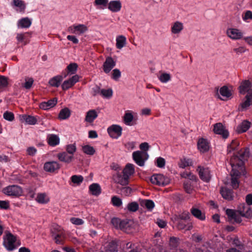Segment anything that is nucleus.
Returning <instances> with one entry per match:
<instances>
[{
    "label": "nucleus",
    "instance_id": "obj_46",
    "mask_svg": "<svg viewBox=\"0 0 252 252\" xmlns=\"http://www.w3.org/2000/svg\"><path fill=\"white\" fill-rule=\"evenodd\" d=\"M112 205L117 207H119L122 205V199L117 196H113L111 200Z\"/></svg>",
    "mask_w": 252,
    "mask_h": 252
},
{
    "label": "nucleus",
    "instance_id": "obj_7",
    "mask_svg": "<svg viewBox=\"0 0 252 252\" xmlns=\"http://www.w3.org/2000/svg\"><path fill=\"white\" fill-rule=\"evenodd\" d=\"M200 178L205 182H209L211 179L210 171L208 167L199 165L196 169Z\"/></svg>",
    "mask_w": 252,
    "mask_h": 252
},
{
    "label": "nucleus",
    "instance_id": "obj_18",
    "mask_svg": "<svg viewBox=\"0 0 252 252\" xmlns=\"http://www.w3.org/2000/svg\"><path fill=\"white\" fill-rule=\"evenodd\" d=\"M220 193L222 197L226 200L230 201L233 198V191L226 187H222L220 190Z\"/></svg>",
    "mask_w": 252,
    "mask_h": 252
},
{
    "label": "nucleus",
    "instance_id": "obj_43",
    "mask_svg": "<svg viewBox=\"0 0 252 252\" xmlns=\"http://www.w3.org/2000/svg\"><path fill=\"white\" fill-rule=\"evenodd\" d=\"M220 93L222 96L226 98L229 97L231 95V92L226 86H224L220 88Z\"/></svg>",
    "mask_w": 252,
    "mask_h": 252
},
{
    "label": "nucleus",
    "instance_id": "obj_60",
    "mask_svg": "<svg viewBox=\"0 0 252 252\" xmlns=\"http://www.w3.org/2000/svg\"><path fill=\"white\" fill-rule=\"evenodd\" d=\"M70 221L74 224L75 225H82L84 223V221L83 220L76 218H72L70 219Z\"/></svg>",
    "mask_w": 252,
    "mask_h": 252
},
{
    "label": "nucleus",
    "instance_id": "obj_31",
    "mask_svg": "<svg viewBox=\"0 0 252 252\" xmlns=\"http://www.w3.org/2000/svg\"><path fill=\"white\" fill-rule=\"evenodd\" d=\"M134 173V165L131 163H127L125 169L123 170V173L125 175H128L129 178L130 176L133 175Z\"/></svg>",
    "mask_w": 252,
    "mask_h": 252
},
{
    "label": "nucleus",
    "instance_id": "obj_59",
    "mask_svg": "<svg viewBox=\"0 0 252 252\" xmlns=\"http://www.w3.org/2000/svg\"><path fill=\"white\" fill-rule=\"evenodd\" d=\"M165 164V159L161 157H159L157 159L156 165L158 167L163 168L164 167Z\"/></svg>",
    "mask_w": 252,
    "mask_h": 252
},
{
    "label": "nucleus",
    "instance_id": "obj_41",
    "mask_svg": "<svg viewBox=\"0 0 252 252\" xmlns=\"http://www.w3.org/2000/svg\"><path fill=\"white\" fill-rule=\"evenodd\" d=\"M239 145V142L237 140H233L231 143L227 146V153H230L232 151L237 149Z\"/></svg>",
    "mask_w": 252,
    "mask_h": 252
},
{
    "label": "nucleus",
    "instance_id": "obj_22",
    "mask_svg": "<svg viewBox=\"0 0 252 252\" xmlns=\"http://www.w3.org/2000/svg\"><path fill=\"white\" fill-rule=\"evenodd\" d=\"M251 87V83L249 80L244 81L239 87V92L241 94H245L248 92V94H252L251 91H250Z\"/></svg>",
    "mask_w": 252,
    "mask_h": 252
},
{
    "label": "nucleus",
    "instance_id": "obj_42",
    "mask_svg": "<svg viewBox=\"0 0 252 252\" xmlns=\"http://www.w3.org/2000/svg\"><path fill=\"white\" fill-rule=\"evenodd\" d=\"M184 188L186 192L190 194L192 193L193 187L190 181L187 180L184 183Z\"/></svg>",
    "mask_w": 252,
    "mask_h": 252
},
{
    "label": "nucleus",
    "instance_id": "obj_50",
    "mask_svg": "<svg viewBox=\"0 0 252 252\" xmlns=\"http://www.w3.org/2000/svg\"><path fill=\"white\" fill-rule=\"evenodd\" d=\"M189 213L188 212H184L175 218V219L181 220H189Z\"/></svg>",
    "mask_w": 252,
    "mask_h": 252
},
{
    "label": "nucleus",
    "instance_id": "obj_64",
    "mask_svg": "<svg viewBox=\"0 0 252 252\" xmlns=\"http://www.w3.org/2000/svg\"><path fill=\"white\" fill-rule=\"evenodd\" d=\"M226 214L228 217L231 219L236 217V212L232 209H227L226 211Z\"/></svg>",
    "mask_w": 252,
    "mask_h": 252
},
{
    "label": "nucleus",
    "instance_id": "obj_24",
    "mask_svg": "<svg viewBox=\"0 0 252 252\" xmlns=\"http://www.w3.org/2000/svg\"><path fill=\"white\" fill-rule=\"evenodd\" d=\"M97 113L95 110H90L86 113L85 121L88 123H92L97 117Z\"/></svg>",
    "mask_w": 252,
    "mask_h": 252
},
{
    "label": "nucleus",
    "instance_id": "obj_28",
    "mask_svg": "<svg viewBox=\"0 0 252 252\" xmlns=\"http://www.w3.org/2000/svg\"><path fill=\"white\" fill-rule=\"evenodd\" d=\"M190 212L196 218L201 220H205V214L203 213L199 209L192 207L190 209Z\"/></svg>",
    "mask_w": 252,
    "mask_h": 252
},
{
    "label": "nucleus",
    "instance_id": "obj_57",
    "mask_svg": "<svg viewBox=\"0 0 252 252\" xmlns=\"http://www.w3.org/2000/svg\"><path fill=\"white\" fill-rule=\"evenodd\" d=\"M108 3V0H95L94 4L95 5H101L104 7H106Z\"/></svg>",
    "mask_w": 252,
    "mask_h": 252
},
{
    "label": "nucleus",
    "instance_id": "obj_26",
    "mask_svg": "<svg viewBox=\"0 0 252 252\" xmlns=\"http://www.w3.org/2000/svg\"><path fill=\"white\" fill-rule=\"evenodd\" d=\"M32 25V21L28 17L20 19L17 23V26L20 28H29Z\"/></svg>",
    "mask_w": 252,
    "mask_h": 252
},
{
    "label": "nucleus",
    "instance_id": "obj_8",
    "mask_svg": "<svg viewBox=\"0 0 252 252\" xmlns=\"http://www.w3.org/2000/svg\"><path fill=\"white\" fill-rule=\"evenodd\" d=\"M109 136L114 139H118L122 134V127L119 125H113L107 128Z\"/></svg>",
    "mask_w": 252,
    "mask_h": 252
},
{
    "label": "nucleus",
    "instance_id": "obj_32",
    "mask_svg": "<svg viewBox=\"0 0 252 252\" xmlns=\"http://www.w3.org/2000/svg\"><path fill=\"white\" fill-rule=\"evenodd\" d=\"M183 29V25L180 22H176L171 27V32L174 34L180 33Z\"/></svg>",
    "mask_w": 252,
    "mask_h": 252
},
{
    "label": "nucleus",
    "instance_id": "obj_63",
    "mask_svg": "<svg viewBox=\"0 0 252 252\" xmlns=\"http://www.w3.org/2000/svg\"><path fill=\"white\" fill-rule=\"evenodd\" d=\"M178 239L175 237H171L170 239V245L174 248H176L178 246Z\"/></svg>",
    "mask_w": 252,
    "mask_h": 252
},
{
    "label": "nucleus",
    "instance_id": "obj_23",
    "mask_svg": "<svg viewBox=\"0 0 252 252\" xmlns=\"http://www.w3.org/2000/svg\"><path fill=\"white\" fill-rule=\"evenodd\" d=\"M48 144L51 146H56L60 143V138L56 134H51L47 136Z\"/></svg>",
    "mask_w": 252,
    "mask_h": 252
},
{
    "label": "nucleus",
    "instance_id": "obj_40",
    "mask_svg": "<svg viewBox=\"0 0 252 252\" xmlns=\"http://www.w3.org/2000/svg\"><path fill=\"white\" fill-rule=\"evenodd\" d=\"M192 165V161L189 158H184L181 159L179 162V166L180 168H185V167Z\"/></svg>",
    "mask_w": 252,
    "mask_h": 252
},
{
    "label": "nucleus",
    "instance_id": "obj_56",
    "mask_svg": "<svg viewBox=\"0 0 252 252\" xmlns=\"http://www.w3.org/2000/svg\"><path fill=\"white\" fill-rule=\"evenodd\" d=\"M33 83V79L32 78H29L28 80L26 79V82L23 86L26 89L29 90L31 88Z\"/></svg>",
    "mask_w": 252,
    "mask_h": 252
},
{
    "label": "nucleus",
    "instance_id": "obj_30",
    "mask_svg": "<svg viewBox=\"0 0 252 252\" xmlns=\"http://www.w3.org/2000/svg\"><path fill=\"white\" fill-rule=\"evenodd\" d=\"M78 66L76 63H70L66 67L67 73L64 75L65 77L68 74H74L76 73Z\"/></svg>",
    "mask_w": 252,
    "mask_h": 252
},
{
    "label": "nucleus",
    "instance_id": "obj_49",
    "mask_svg": "<svg viewBox=\"0 0 252 252\" xmlns=\"http://www.w3.org/2000/svg\"><path fill=\"white\" fill-rule=\"evenodd\" d=\"M158 79L162 83H165L171 80V76L169 73H163L159 76Z\"/></svg>",
    "mask_w": 252,
    "mask_h": 252
},
{
    "label": "nucleus",
    "instance_id": "obj_33",
    "mask_svg": "<svg viewBox=\"0 0 252 252\" xmlns=\"http://www.w3.org/2000/svg\"><path fill=\"white\" fill-rule=\"evenodd\" d=\"M23 119L29 125H34L36 124L37 120L36 117L31 115H24Z\"/></svg>",
    "mask_w": 252,
    "mask_h": 252
},
{
    "label": "nucleus",
    "instance_id": "obj_47",
    "mask_svg": "<svg viewBox=\"0 0 252 252\" xmlns=\"http://www.w3.org/2000/svg\"><path fill=\"white\" fill-rule=\"evenodd\" d=\"M84 178L81 175H73L71 177V181L77 185H80L83 181Z\"/></svg>",
    "mask_w": 252,
    "mask_h": 252
},
{
    "label": "nucleus",
    "instance_id": "obj_15",
    "mask_svg": "<svg viewBox=\"0 0 252 252\" xmlns=\"http://www.w3.org/2000/svg\"><path fill=\"white\" fill-rule=\"evenodd\" d=\"M43 168L44 170L46 172L52 173L58 170L60 168V166L57 162L52 161L45 162Z\"/></svg>",
    "mask_w": 252,
    "mask_h": 252
},
{
    "label": "nucleus",
    "instance_id": "obj_38",
    "mask_svg": "<svg viewBox=\"0 0 252 252\" xmlns=\"http://www.w3.org/2000/svg\"><path fill=\"white\" fill-rule=\"evenodd\" d=\"M82 150L84 153L90 156L94 155L95 152L94 147L89 145L82 146Z\"/></svg>",
    "mask_w": 252,
    "mask_h": 252
},
{
    "label": "nucleus",
    "instance_id": "obj_39",
    "mask_svg": "<svg viewBox=\"0 0 252 252\" xmlns=\"http://www.w3.org/2000/svg\"><path fill=\"white\" fill-rule=\"evenodd\" d=\"M36 200L39 203L46 204L49 202V199L45 193H38Z\"/></svg>",
    "mask_w": 252,
    "mask_h": 252
},
{
    "label": "nucleus",
    "instance_id": "obj_37",
    "mask_svg": "<svg viewBox=\"0 0 252 252\" xmlns=\"http://www.w3.org/2000/svg\"><path fill=\"white\" fill-rule=\"evenodd\" d=\"M126 43V38L123 35L119 36L116 38V47L118 49H121L125 46Z\"/></svg>",
    "mask_w": 252,
    "mask_h": 252
},
{
    "label": "nucleus",
    "instance_id": "obj_16",
    "mask_svg": "<svg viewBox=\"0 0 252 252\" xmlns=\"http://www.w3.org/2000/svg\"><path fill=\"white\" fill-rule=\"evenodd\" d=\"M108 9L112 12H118L122 8V3L120 0H111L108 3Z\"/></svg>",
    "mask_w": 252,
    "mask_h": 252
},
{
    "label": "nucleus",
    "instance_id": "obj_62",
    "mask_svg": "<svg viewBox=\"0 0 252 252\" xmlns=\"http://www.w3.org/2000/svg\"><path fill=\"white\" fill-rule=\"evenodd\" d=\"M136 146V143L133 141L128 142L125 144V147L128 150L134 149Z\"/></svg>",
    "mask_w": 252,
    "mask_h": 252
},
{
    "label": "nucleus",
    "instance_id": "obj_4",
    "mask_svg": "<svg viewBox=\"0 0 252 252\" xmlns=\"http://www.w3.org/2000/svg\"><path fill=\"white\" fill-rule=\"evenodd\" d=\"M3 192L7 195L18 197L22 195L23 190L21 187L17 185H11L4 188Z\"/></svg>",
    "mask_w": 252,
    "mask_h": 252
},
{
    "label": "nucleus",
    "instance_id": "obj_12",
    "mask_svg": "<svg viewBox=\"0 0 252 252\" xmlns=\"http://www.w3.org/2000/svg\"><path fill=\"white\" fill-rule=\"evenodd\" d=\"M79 76L78 75H75L69 79L64 81L62 85V89L63 90H67L70 88L79 81Z\"/></svg>",
    "mask_w": 252,
    "mask_h": 252
},
{
    "label": "nucleus",
    "instance_id": "obj_17",
    "mask_svg": "<svg viewBox=\"0 0 252 252\" xmlns=\"http://www.w3.org/2000/svg\"><path fill=\"white\" fill-rule=\"evenodd\" d=\"M227 35L233 39H239L242 37L243 33L236 29H229L227 30Z\"/></svg>",
    "mask_w": 252,
    "mask_h": 252
},
{
    "label": "nucleus",
    "instance_id": "obj_5",
    "mask_svg": "<svg viewBox=\"0 0 252 252\" xmlns=\"http://www.w3.org/2000/svg\"><path fill=\"white\" fill-rule=\"evenodd\" d=\"M148 157V155L146 152L137 151L132 153L133 159L140 166H143L144 165L145 161L147 159Z\"/></svg>",
    "mask_w": 252,
    "mask_h": 252
},
{
    "label": "nucleus",
    "instance_id": "obj_36",
    "mask_svg": "<svg viewBox=\"0 0 252 252\" xmlns=\"http://www.w3.org/2000/svg\"><path fill=\"white\" fill-rule=\"evenodd\" d=\"M245 98L246 100L241 104L242 109H246L252 104V94H247Z\"/></svg>",
    "mask_w": 252,
    "mask_h": 252
},
{
    "label": "nucleus",
    "instance_id": "obj_20",
    "mask_svg": "<svg viewBox=\"0 0 252 252\" xmlns=\"http://www.w3.org/2000/svg\"><path fill=\"white\" fill-rule=\"evenodd\" d=\"M57 157L60 161L67 163H70L73 158V156L72 155H70L65 152L59 153L57 155Z\"/></svg>",
    "mask_w": 252,
    "mask_h": 252
},
{
    "label": "nucleus",
    "instance_id": "obj_55",
    "mask_svg": "<svg viewBox=\"0 0 252 252\" xmlns=\"http://www.w3.org/2000/svg\"><path fill=\"white\" fill-rule=\"evenodd\" d=\"M76 150V147L75 144L67 145L66 147V153L70 155H73Z\"/></svg>",
    "mask_w": 252,
    "mask_h": 252
},
{
    "label": "nucleus",
    "instance_id": "obj_1",
    "mask_svg": "<svg viewBox=\"0 0 252 252\" xmlns=\"http://www.w3.org/2000/svg\"><path fill=\"white\" fill-rule=\"evenodd\" d=\"M249 157V149L245 148L240 150L230 159L232 167L231 185L233 189H236L239 186V177L244 173V162Z\"/></svg>",
    "mask_w": 252,
    "mask_h": 252
},
{
    "label": "nucleus",
    "instance_id": "obj_10",
    "mask_svg": "<svg viewBox=\"0 0 252 252\" xmlns=\"http://www.w3.org/2000/svg\"><path fill=\"white\" fill-rule=\"evenodd\" d=\"M113 179L116 183L120 184L122 186H126L128 184V175H125L123 173V171L121 172H118L113 176Z\"/></svg>",
    "mask_w": 252,
    "mask_h": 252
},
{
    "label": "nucleus",
    "instance_id": "obj_48",
    "mask_svg": "<svg viewBox=\"0 0 252 252\" xmlns=\"http://www.w3.org/2000/svg\"><path fill=\"white\" fill-rule=\"evenodd\" d=\"M139 205L136 202L129 203L127 206V209L130 212H134L138 210Z\"/></svg>",
    "mask_w": 252,
    "mask_h": 252
},
{
    "label": "nucleus",
    "instance_id": "obj_27",
    "mask_svg": "<svg viewBox=\"0 0 252 252\" xmlns=\"http://www.w3.org/2000/svg\"><path fill=\"white\" fill-rule=\"evenodd\" d=\"M89 190L92 194L98 196L101 192V189L100 185L97 183H93L89 186Z\"/></svg>",
    "mask_w": 252,
    "mask_h": 252
},
{
    "label": "nucleus",
    "instance_id": "obj_61",
    "mask_svg": "<svg viewBox=\"0 0 252 252\" xmlns=\"http://www.w3.org/2000/svg\"><path fill=\"white\" fill-rule=\"evenodd\" d=\"M0 208L1 209L7 210L9 208V203L8 201L0 200Z\"/></svg>",
    "mask_w": 252,
    "mask_h": 252
},
{
    "label": "nucleus",
    "instance_id": "obj_2",
    "mask_svg": "<svg viewBox=\"0 0 252 252\" xmlns=\"http://www.w3.org/2000/svg\"><path fill=\"white\" fill-rule=\"evenodd\" d=\"M52 235L57 244H63L66 237L64 231L58 225L52 230Z\"/></svg>",
    "mask_w": 252,
    "mask_h": 252
},
{
    "label": "nucleus",
    "instance_id": "obj_52",
    "mask_svg": "<svg viewBox=\"0 0 252 252\" xmlns=\"http://www.w3.org/2000/svg\"><path fill=\"white\" fill-rule=\"evenodd\" d=\"M3 118L8 121L12 122L14 120V114L8 111H5L3 115Z\"/></svg>",
    "mask_w": 252,
    "mask_h": 252
},
{
    "label": "nucleus",
    "instance_id": "obj_11",
    "mask_svg": "<svg viewBox=\"0 0 252 252\" xmlns=\"http://www.w3.org/2000/svg\"><path fill=\"white\" fill-rule=\"evenodd\" d=\"M116 62L111 57L106 58L105 61L103 64V70L104 72L107 74L116 66Z\"/></svg>",
    "mask_w": 252,
    "mask_h": 252
},
{
    "label": "nucleus",
    "instance_id": "obj_45",
    "mask_svg": "<svg viewBox=\"0 0 252 252\" xmlns=\"http://www.w3.org/2000/svg\"><path fill=\"white\" fill-rule=\"evenodd\" d=\"M13 4L20 9V12H24L26 8V5L22 0H13Z\"/></svg>",
    "mask_w": 252,
    "mask_h": 252
},
{
    "label": "nucleus",
    "instance_id": "obj_35",
    "mask_svg": "<svg viewBox=\"0 0 252 252\" xmlns=\"http://www.w3.org/2000/svg\"><path fill=\"white\" fill-rule=\"evenodd\" d=\"M70 116V111L67 108H64L61 109L59 114V118L60 120H65L68 118Z\"/></svg>",
    "mask_w": 252,
    "mask_h": 252
},
{
    "label": "nucleus",
    "instance_id": "obj_14",
    "mask_svg": "<svg viewBox=\"0 0 252 252\" xmlns=\"http://www.w3.org/2000/svg\"><path fill=\"white\" fill-rule=\"evenodd\" d=\"M214 132L217 134L222 135L223 138H226L228 136V132L225 130L221 123H217L214 125Z\"/></svg>",
    "mask_w": 252,
    "mask_h": 252
},
{
    "label": "nucleus",
    "instance_id": "obj_29",
    "mask_svg": "<svg viewBox=\"0 0 252 252\" xmlns=\"http://www.w3.org/2000/svg\"><path fill=\"white\" fill-rule=\"evenodd\" d=\"M63 77L61 75L56 76L49 81V84L52 87H58L60 86Z\"/></svg>",
    "mask_w": 252,
    "mask_h": 252
},
{
    "label": "nucleus",
    "instance_id": "obj_6",
    "mask_svg": "<svg viewBox=\"0 0 252 252\" xmlns=\"http://www.w3.org/2000/svg\"><path fill=\"white\" fill-rule=\"evenodd\" d=\"M151 183L159 186H165L169 183V180L162 174H155L150 178Z\"/></svg>",
    "mask_w": 252,
    "mask_h": 252
},
{
    "label": "nucleus",
    "instance_id": "obj_9",
    "mask_svg": "<svg viewBox=\"0 0 252 252\" xmlns=\"http://www.w3.org/2000/svg\"><path fill=\"white\" fill-rule=\"evenodd\" d=\"M88 30L87 27L83 24L73 25L68 28L67 31L71 33L80 35Z\"/></svg>",
    "mask_w": 252,
    "mask_h": 252
},
{
    "label": "nucleus",
    "instance_id": "obj_25",
    "mask_svg": "<svg viewBox=\"0 0 252 252\" xmlns=\"http://www.w3.org/2000/svg\"><path fill=\"white\" fill-rule=\"evenodd\" d=\"M251 123L247 120L243 121L237 127V131L241 133L246 132L251 127Z\"/></svg>",
    "mask_w": 252,
    "mask_h": 252
},
{
    "label": "nucleus",
    "instance_id": "obj_51",
    "mask_svg": "<svg viewBox=\"0 0 252 252\" xmlns=\"http://www.w3.org/2000/svg\"><path fill=\"white\" fill-rule=\"evenodd\" d=\"M113 91L111 89H108L107 90L101 89V95L106 98H110L112 96Z\"/></svg>",
    "mask_w": 252,
    "mask_h": 252
},
{
    "label": "nucleus",
    "instance_id": "obj_58",
    "mask_svg": "<svg viewBox=\"0 0 252 252\" xmlns=\"http://www.w3.org/2000/svg\"><path fill=\"white\" fill-rule=\"evenodd\" d=\"M246 208V207L244 203L241 204L239 206L238 212L241 216H243V217L246 216V213H247V212L245 211Z\"/></svg>",
    "mask_w": 252,
    "mask_h": 252
},
{
    "label": "nucleus",
    "instance_id": "obj_53",
    "mask_svg": "<svg viewBox=\"0 0 252 252\" xmlns=\"http://www.w3.org/2000/svg\"><path fill=\"white\" fill-rule=\"evenodd\" d=\"M8 84L7 78L4 76L0 75V90L7 87Z\"/></svg>",
    "mask_w": 252,
    "mask_h": 252
},
{
    "label": "nucleus",
    "instance_id": "obj_54",
    "mask_svg": "<svg viewBox=\"0 0 252 252\" xmlns=\"http://www.w3.org/2000/svg\"><path fill=\"white\" fill-rule=\"evenodd\" d=\"M121 76V72L119 69H114L112 72L111 78L115 80L118 81Z\"/></svg>",
    "mask_w": 252,
    "mask_h": 252
},
{
    "label": "nucleus",
    "instance_id": "obj_19",
    "mask_svg": "<svg viewBox=\"0 0 252 252\" xmlns=\"http://www.w3.org/2000/svg\"><path fill=\"white\" fill-rule=\"evenodd\" d=\"M198 150L202 153L207 152L209 149V143L207 140L204 138H200L197 143Z\"/></svg>",
    "mask_w": 252,
    "mask_h": 252
},
{
    "label": "nucleus",
    "instance_id": "obj_13",
    "mask_svg": "<svg viewBox=\"0 0 252 252\" xmlns=\"http://www.w3.org/2000/svg\"><path fill=\"white\" fill-rule=\"evenodd\" d=\"M175 223L177 228L179 230L186 229L189 230L192 227L190 221L175 219Z\"/></svg>",
    "mask_w": 252,
    "mask_h": 252
},
{
    "label": "nucleus",
    "instance_id": "obj_44",
    "mask_svg": "<svg viewBox=\"0 0 252 252\" xmlns=\"http://www.w3.org/2000/svg\"><path fill=\"white\" fill-rule=\"evenodd\" d=\"M133 119V116L130 113H126L124 115V121L125 123L128 126L133 125L131 124L132 121Z\"/></svg>",
    "mask_w": 252,
    "mask_h": 252
},
{
    "label": "nucleus",
    "instance_id": "obj_34",
    "mask_svg": "<svg viewBox=\"0 0 252 252\" xmlns=\"http://www.w3.org/2000/svg\"><path fill=\"white\" fill-rule=\"evenodd\" d=\"M141 205L145 207L148 210L151 211L155 207V203L152 200H143L141 203Z\"/></svg>",
    "mask_w": 252,
    "mask_h": 252
},
{
    "label": "nucleus",
    "instance_id": "obj_21",
    "mask_svg": "<svg viewBox=\"0 0 252 252\" xmlns=\"http://www.w3.org/2000/svg\"><path fill=\"white\" fill-rule=\"evenodd\" d=\"M57 103V99L56 98L50 99L47 102H42L39 104V107L44 110H47L54 107Z\"/></svg>",
    "mask_w": 252,
    "mask_h": 252
},
{
    "label": "nucleus",
    "instance_id": "obj_3",
    "mask_svg": "<svg viewBox=\"0 0 252 252\" xmlns=\"http://www.w3.org/2000/svg\"><path fill=\"white\" fill-rule=\"evenodd\" d=\"M3 245L8 251H12L17 248L15 243L16 241V238L10 232L7 233L3 237Z\"/></svg>",
    "mask_w": 252,
    "mask_h": 252
}]
</instances>
